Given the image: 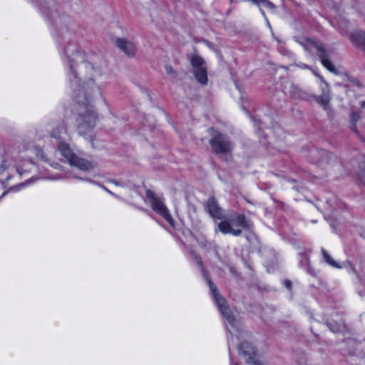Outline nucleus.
Instances as JSON below:
<instances>
[{
  "label": "nucleus",
  "instance_id": "obj_1",
  "mask_svg": "<svg viewBox=\"0 0 365 365\" xmlns=\"http://www.w3.org/2000/svg\"><path fill=\"white\" fill-rule=\"evenodd\" d=\"M46 129L51 138L56 140L58 150L67 162L71 165L84 172L93 170L97 164L76 155L69 145L66 143L68 138V133L63 120H51L46 125Z\"/></svg>",
  "mask_w": 365,
  "mask_h": 365
},
{
  "label": "nucleus",
  "instance_id": "obj_2",
  "mask_svg": "<svg viewBox=\"0 0 365 365\" xmlns=\"http://www.w3.org/2000/svg\"><path fill=\"white\" fill-rule=\"evenodd\" d=\"M77 129L79 134L85 138H91V132L97 121V115L91 104V93L78 89L76 93Z\"/></svg>",
  "mask_w": 365,
  "mask_h": 365
},
{
  "label": "nucleus",
  "instance_id": "obj_3",
  "mask_svg": "<svg viewBox=\"0 0 365 365\" xmlns=\"http://www.w3.org/2000/svg\"><path fill=\"white\" fill-rule=\"evenodd\" d=\"M319 88L321 95H314L302 90L297 85L292 84L289 88L290 96L295 99L303 100L308 102L314 100L324 110L328 109L331 100V91L329 83L324 77H320Z\"/></svg>",
  "mask_w": 365,
  "mask_h": 365
},
{
  "label": "nucleus",
  "instance_id": "obj_4",
  "mask_svg": "<svg viewBox=\"0 0 365 365\" xmlns=\"http://www.w3.org/2000/svg\"><path fill=\"white\" fill-rule=\"evenodd\" d=\"M192 255L193 256L195 260L196 261L198 266L200 267L202 276L204 279L206 280L212 293L213 295V298L215 301V303L217 304L221 314L223 315V317L227 320V322L230 323V327L234 326V317L231 313V311L230 308L227 305L226 300L221 296L220 292L217 290V288L215 285V284L212 282L210 278L208 276V273L202 265V262L200 257L197 256V255L192 252Z\"/></svg>",
  "mask_w": 365,
  "mask_h": 365
},
{
  "label": "nucleus",
  "instance_id": "obj_5",
  "mask_svg": "<svg viewBox=\"0 0 365 365\" xmlns=\"http://www.w3.org/2000/svg\"><path fill=\"white\" fill-rule=\"evenodd\" d=\"M64 54L70 66V75L72 76L73 78L71 79L70 76L71 81H73L72 86L78 87L80 86V79L78 78L77 74L74 71V63H81V69L83 67L88 71L91 76H92L91 72L93 71V66L90 63L84 61V54H83L77 47H66L64 50Z\"/></svg>",
  "mask_w": 365,
  "mask_h": 365
},
{
  "label": "nucleus",
  "instance_id": "obj_6",
  "mask_svg": "<svg viewBox=\"0 0 365 365\" xmlns=\"http://www.w3.org/2000/svg\"><path fill=\"white\" fill-rule=\"evenodd\" d=\"M250 222L245 215L235 213L227 220H222L218 224L219 230L226 235L231 234L234 236H240L242 229H249Z\"/></svg>",
  "mask_w": 365,
  "mask_h": 365
},
{
  "label": "nucleus",
  "instance_id": "obj_7",
  "mask_svg": "<svg viewBox=\"0 0 365 365\" xmlns=\"http://www.w3.org/2000/svg\"><path fill=\"white\" fill-rule=\"evenodd\" d=\"M146 196L150 200L153 211L162 216L172 227H174L175 220L170 213L168 207L164 204L163 198L157 196L150 190L147 191Z\"/></svg>",
  "mask_w": 365,
  "mask_h": 365
},
{
  "label": "nucleus",
  "instance_id": "obj_8",
  "mask_svg": "<svg viewBox=\"0 0 365 365\" xmlns=\"http://www.w3.org/2000/svg\"><path fill=\"white\" fill-rule=\"evenodd\" d=\"M196 80L202 85H206L207 83V66L204 59L195 53L187 56Z\"/></svg>",
  "mask_w": 365,
  "mask_h": 365
},
{
  "label": "nucleus",
  "instance_id": "obj_9",
  "mask_svg": "<svg viewBox=\"0 0 365 365\" xmlns=\"http://www.w3.org/2000/svg\"><path fill=\"white\" fill-rule=\"evenodd\" d=\"M210 144L212 150L217 154H227L233 149V144L229 138L221 134L217 133L210 140Z\"/></svg>",
  "mask_w": 365,
  "mask_h": 365
},
{
  "label": "nucleus",
  "instance_id": "obj_10",
  "mask_svg": "<svg viewBox=\"0 0 365 365\" xmlns=\"http://www.w3.org/2000/svg\"><path fill=\"white\" fill-rule=\"evenodd\" d=\"M19 152H26V151H31L36 155L38 158H39L42 161L50 165L51 167L53 168H58L59 164L58 163H51L46 158L43 149L40 147H35L34 143L31 140H23L21 145H19L17 148Z\"/></svg>",
  "mask_w": 365,
  "mask_h": 365
},
{
  "label": "nucleus",
  "instance_id": "obj_11",
  "mask_svg": "<svg viewBox=\"0 0 365 365\" xmlns=\"http://www.w3.org/2000/svg\"><path fill=\"white\" fill-rule=\"evenodd\" d=\"M316 53L318 56L322 64L331 73L338 74L339 72L335 68L330 58L333 55V50L329 47H315Z\"/></svg>",
  "mask_w": 365,
  "mask_h": 365
},
{
  "label": "nucleus",
  "instance_id": "obj_12",
  "mask_svg": "<svg viewBox=\"0 0 365 365\" xmlns=\"http://www.w3.org/2000/svg\"><path fill=\"white\" fill-rule=\"evenodd\" d=\"M239 353L242 355L247 363L252 365H265L257 359L255 348L247 341L241 343L238 346Z\"/></svg>",
  "mask_w": 365,
  "mask_h": 365
},
{
  "label": "nucleus",
  "instance_id": "obj_13",
  "mask_svg": "<svg viewBox=\"0 0 365 365\" xmlns=\"http://www.w3.org/2000/svg\"><path fill=\"white\" fill-rule=\"evenodd\" d=\"M310 155L314 163H329L334 158L331 154L325 150L312 149L310 150Z\"/></svg>",
  "mask_w": 365,
  "mask_h": 365
},
{
  "label": "nucleus",
  "instance_id": "obj_14",
  "mask_svg": "<svg viewBox=\"0 0 365 365\" xmlns=\"http://www.w3.org/2000/svg\"><path fill=\"white\" fill-rule=\"evenodd\" d=\"M34 167V163L31 159L23 160L20 157H17L15 163V168L19 175L21 176L24 173L31 170Z\"/></svg>",
  "mask_w": 365,
  "mask_h": 365
},
{
  "label": "nucleus",
  "instance_id": "obj_15",
  "mask_svg": "<svg viewBox=\"0 0 365 365\" xmlns=\"http://www.w3.org/2000/svg\"><path fill=\"white\" fill-rule=\"evenodd\" d=\"M207 211L213 218L221 220L223 218V213L221 208L218 206L215 198H210L206 204Z\"/></svg>",
  "mask_w": 365,
  "mask_h": 365
},
{
  "label": "nucleus",
  "instance_id": "obj_16",
  "mask_svg": "<svg viewBox=\"0 0 365 365\" xmlns=\"http://www.w3.org/2000/svg\"><path fill=\"white\" fill-rule=\"evenodd\" d=\"M10 168V162L6 157L5 150L0 146V175L6 173L5 178H2L1 180H9L10 179V173L8 170Z\"/></svg>",
  "mask_w": 365,
  "mask_h": 365
},
{
  "label": "nucleus",
  "instance_id": "obj_17",
  "mask_svg": "<svg viewBox=\"0 0 365 365\" xmlns=\"http://www.w3.org/2000/svg\"><path fill=\"white\" fill-rule=\"evenodd\" d=\"M351 42L356 44H365V32L355 31L351 35Z\"/></svg>",
  "mask_w": 365,
  "mask_h": 365
},
{
  "label": "nucleus",
  "instance_id": "obj_18",
  "mask_svg": "<svg viewBox=\"0 0 365 365\" xmlns=\"http://www.w3.org/2000/svg\"><path fill=\"white\" fill-rule=\"evenodd\" d=\"M322 254L323 255L324 260L330 266L335 268H341L339 264L335 261L331 256L327 252L324 248L322 249Z\"/></svg>",
  "mask_w": 365,
  "mask_h": 365
},
{
  "label": "nucleus",
  "instance_id": "obj_19",
  "mask_svg": "<svg viewBox=\"0 0 365 365\" xmlns=\"http://www.w3.org/2000/svg\"><path fill=\"white\" fill-rule=\"evenodd\" d=\"M119 52L125 54L128 57H133L136 53L135 47H118Z\"/></svg>",
  "mask_w": 365,
  "mask_h": 365
},
{
  "label": "nucleus",
  "instance_id": "obj_20",
  "mask_svg": "<svg viewBox=\"0 0 365 365\" xmlns=\"http://www.w3.org/2000/svg\"><path fill=\"white\" fill-rule=\"evenodd\" d=\"M359 118H360V114L359 112H353L351 114V124H352L351 129L355 132H357L356 124L357 121L359 120Z\"/></svg>",
  "mask_w": 365,
  "mask_h": 365
},
{
  "label": "nucleus",
  "instance_id": "obj_21",
  "mask_svg": "<svg viewBox=\"0 0 365 365\" xmlns=\"http://www.w3.org/2000/svg\"><path fill=\"white\" fill-rule=\"evenodd\" d=\"M36 180H37V178H34L33 177L23 183H21L16 186L11 187L10 190H13V191H18V190H19L20 188L24 187L25 186L28 185L29 184H30L31 182H32L34 181H36Z\"/></svg>",
  "mask_w": 365,
  "mask_h": 365
},
{
  "label": "nucleus",
  "instance_id": "obj_22",
  "mask_svg": "<svg viewBox=\"0 0 365 365\" xmlns=\"http://www.w3.org/2000/svg\"><path fill=\"white\" fill-rule=\"evenodd\" d=\"M115 44L117 46H125L126 44H131L132 42L126 38H118L115 40Z\"/></svg>",
  "mask_w": 365,
  "mask_h": 365
},
{
  "label": "nucleus",
  "instance_id": "obj_23",
  "mask_svg": "<svg viewBox=\"0 0 365 365\" xmlns=\"http://www.w3.org/2000/svg\"><path fill=\"white\" fill-rule=\"evenodd\" d=\"M357 178L362 184L365 185V167L361 168V171L358 173Z\"/></svg>",
  "mask_w": 365,
  "mask_h": 365
},
{
  "label": "nucleus",
  "instance_id": "obj_24",
  "mask_svg": "<svg viewBox=\"0 0 365 365\" xmlns=\"http://www.w3.org/2000/svg\"><path fill=\"white\" fill-rule=\"evenodd\" d=\"M304 46H309L311 44L315 45L317 44V42L314 39L307 38L304 39V42L301 43Z\"/></svg>",
  "mask_w": 365,
  "mask_h": 365
},
{
  "label": "nucleus",
  "instance_id": "obj_25",
  "mask_svg": "<svg viewBox=\"0 0 365 365\" xmlns=\"http://www.w3.org/2000/svg\"><path fill=\"white\" fill-rule=\"evenodd\" d=\"M72 178H77V179H79L81 180H83V181H87L90 183H92V184H94V185H99V183L93 180H91V179H86V178H78L76 176H72Z\"/></svg>",
  "mask_w": 365,
  "mask_h": 365
},
{
  "label": "nucleus",
  "instance_id": "obj_26",
  "mask_svg": "<svg viewBox=\"0 0 365 365\" xmlns=\"http://www.w3.org/2000/svg\"><path fill=\"white\" fill-rule=\"evenodd\" d=\"M328 326L329 327V329L333 331V332H338L339 331H341V327L339 325H337V326H332L331 323H329L328 324Z\"/></svg>",
  "mask_w": 365,
  "mask_h": 365
},
{
  "label": "nucleus",
  "instance_id": "obj_27",
  "mask_svg": "<svg viewBox=\"0 0 365 365\" xmlns=\"http://www.w3.org/2000/svg\"><path fill=\"white\" fill-rule=\"evenodd\" d=\"M260 3H263L264 4H265L267 7L270 8V9H274V5L269 1H267V0H260Z\"/></svg>",
  "mask_w": 365,
  "mask_h": 365
},
{
  "label": "nucleus",
  "instance_id": "obj_28",
  "mask_svg": "<svg viewBox=\"0 0 365 365\" xmlns=\"http://www.w3.org/2000/svg\"><path fill=\"white\" fill-rule=\"evenodd\" d=\"M165 71L168 74H172L174 73V71L173 70L172 67L170 66H166Z\"/></svg>",
  "mask_w": 365,
  "mask_h": 365
},
{
  "label": "nucleus",
  "instance_id": "obj_29",
  "mask_svg": "<svg viewBox=\"0 0 365 365\" xmlns=\"http://www.w3.org/2000/svg\"><path fill=\"white\" fill-rule=\"evenodd\" d=\"M284 284L288 289H291L292 287V282L289 280H285L284 282Z\"/></svg>",
  "mask_w": 365,
  "mask_h": 365
},
{
  "label": "nucleus",
  "instance_id": "obj_30",
  "mask_svg": "<svg viewBox=\"0 0 365 365\" xmlns=\"http://www.w3.org/2000/svg\"><path fill=\"white\" fill-rule=\"evenodd\" d=\"M313 73L314 76L318 77L319 80H320V77H322L317 71H313Z\"/></svg>",
  "mask_w": 365,
  "mask_h": 365
},
{
  "label": "nucleus",
  "instance_id": "obj_31",
  "mask_svg": "<svg viewBox=\"0 0 365 365\" xmlns=\"http://www.w3.org/2000/svg\"><path fill=\"white\" fill-rule=\"evenodd\" d=\"M250 1L257 4L260 3V0H250Z\"/></svg>",
  "mask_w": 365,
  "mask_h": 365
},
{
  "label": "nucleus",
  "instance_id": "obj_32",
  "mask_svg": "<svg viewBox=\"0 0 365 365\" xmlns=\"http://www.w3.org/2000/svg\"><path fill=\"white\" fill-rule=\"evenodd\" d=\"M227 331L230 332V335H231V339H233V336H232V332H231V331H230V328H229L228 327H227Z\"/></svg>",
  "mask_w": 365,
  "mask_h": 365
},
{
  "label": "nucleus",
  "instance_id": "obj_33",
  "mask_svg": "<svg viewBox=\"0 0 365 365\" xmlns=\"http://www.w3.org/2000/svg\"><path fill=\"white\" fill-rule=\"evenodd\" d=\"M6 193H7V192H6H6H4L2 193V195L0 196V199H1V198H2L3 197H4V196L6 195Z\"/></svg>",
  "mask_w": 365,
  "mask_h": 365
},
{
  "label": "nucleus",
  "instance_id": "obj_34",
  "mask_svg": "<svg viewBox=\"0 0 365 365\" xmlns=\"http://www.w3.org/2000/svg\"><path fill=\"white\" fill-rule=\"evenodd\" d=\"M103 190H105L106 192H108V189H107L106 187L104 186H101Z\"/></svg>",
  "mask_w": 365,
  "mask_h": 365
},
{
  "label": "nucleus",
  "instance_id": "obj_35",
  "mask_svg": "<svg viewBox=\"0 0 365 365\" xmlns=\"http://www.w3.org/2000/svg\"><path fill=\"white\" fill-rule=\"evenodd\" d=\"M108 192L112 195H115L113 192H112L111 191H110L109 190H108Z\"/></svg>",
  "mask_w": 365,
  "mask_h": 365
},
{
  "label": "nucleus",
  "instance_id": "obj_36",
  "mask_svg": "<svg viewBox=\"0 0 365 365\" xmlns=\"http://www.w3.org/2000/svg\"><path fill=\"white\" fill-rule=\"evenodd\" d=\"M361 106H362V107H365V101H363V102L361 103Z\"/></svg>",
  "mask_w": 365,
  "mask_h": 365
},
{
  "label": "nucleus",
  "instance_id": "obj_37",
  "mask_svg": "<svg viewBox=\"0 0 365 365\" xmlns=\"http://www.w3.org/2000/svg\"><path fill=\"white\" fill-rule=\"evenodd\" d=\"M228 346L230 347V339H228Z\"/></svg>",
  "mask_w": 365,
  "mask_h": 365
},
{
  "label": "nucleus",
  "instance_id": "obj_38",
  "mask_svg": "<svg viewBox=\"0 0 365 365\" xmlns=\"http://www.w3.org/2000/svg\"><path fill=\"white\" fill-rule=\"evenodd\" d=\"M62 178H55L54 179L56 180H58V179H61Z\"/></svg>",
  "mask_w": 365,
  "mask_h": 365
},
{
  "label": "nucleus",
  "instance_id": "obj_39",
  "mask_svg": "<svg viewBox=\"0 0 365 365\" xmlns=\"http://www.w3.org/2000/svg\"><path fill=\"white\" fill-rule=\"evenodd\" d=\"M199 43H202V41H199ZM202 43H205V40H202Z\"/></svg>",
  "mask_w": 365,
  "mask_h": 365
},
{
  "label": "nucleus",
  "instance_id": "obj_40",
  "mask_svg": "<svg viewBox=\"0 0 365 365\" xmlns=\"http://www.w3.org/2000/svg\"><path fill=\"white\" fill-rule=\"evenodd\" d=\"M364 52L365 53V47H363Z\"/></svg>",
  "mask_w": 365,
  "mask_h": 365
}]
</instances>
